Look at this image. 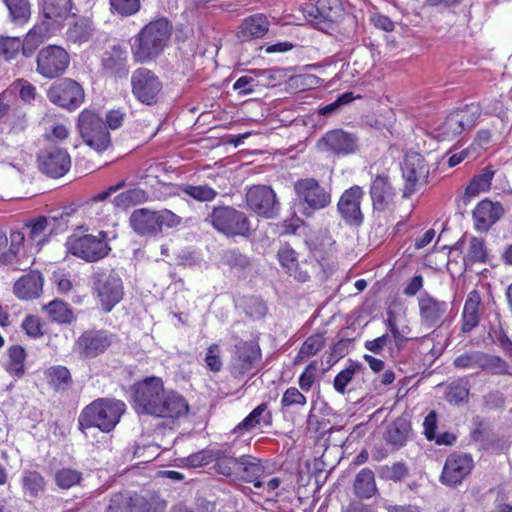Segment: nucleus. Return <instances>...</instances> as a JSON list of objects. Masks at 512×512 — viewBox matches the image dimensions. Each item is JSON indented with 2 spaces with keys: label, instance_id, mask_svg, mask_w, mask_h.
Listing matches in <instances>:
<instances>
[{
  "label": "nucleus",
  "instance_id": "1",
  "mask_svg": "<svg viewBox=\"0 0 512 512\" xmlns=\"http://www.w3.org/2000/svg\"><path fill=\"white\" fill-rule=\"evenodd\" d=\"M133 399L138 414L174 420L189 411L187 400L177 392H166L163 380L155 376L134 384Z\"/></svg>",
  "mask_w": 512,
  "mask_h": 512
},
{
  "label": "nucleus",
  "instance_id": "2",
  "mask_svg": "<svg viewBox=\"0 0 512 512\" xmlns=\"http://www.w3.org/2000/svg\"><path fill=\"white\" fill-rule=\"evenodd\" d=\"M125 404L120 400L99 398L88 404L79 414V430L87 436V430L98 428L104 433L111 432L125 412Z\"/></svg>",
  "mask_w": 512,
  "mask_h": 512
},
{
  "label": "nucleus",
  "instance_id": "3",
  "mask_svg": "<svg viewBox=\"0 0 512 512\" xmlns=\"http://www.w3.org/2000/svg\"><path fill=\"white\" fill-rule=\"evenodd\" d=\"M171 32L172 25L164 17L145 25L136 36L132 46L134 60L145 63L157 57L166 47Z\"/></svg>",
  "mask_w": 512,
  "mask_h": 512
},
{
  "label": "nucleus",
  "instance_id": "4",
  "mask_svg": "<svg viewBox=\"0 0 512 512\" xmlns=\"http://www.w3.org/2000/svg\"><path fill=\"white\" fill-rule=\"evenodd\" d=\"M207 220L227 237H248L252 231L248 216L232 206L214 207Z\"/></svg>",
  "mask_w": 512,
  "mask_h": 512
},
{
  "label": "nucleus",
  "instance_id": "5",
  "mask_svg": "<svg viewBox=\"0 0 512 512\" xmlns=\"http://www.w3.org/2000/svg\"><path fill=\"white\" fill-rule=\"evenodd\" d=\"M296 198L303 205L302 214L311 217L315 211L331 203L330 190L322 187L315 178H302L294 183Z\"/></svg>",
  "mask_w": 512,
  "mask_h": 512
},
{
  "label": "nucleus",
  "instance_id": "6",
  "mask_svg": "<svg viewBox=\"0 0 512 512\" xmlns=\"http://www.w3.org/2000/svg\"><path fill=\"white\" fill-rule=\"evenodd\" d=\"M79 132L85 143L96 151L110 145V134L102 118L91 109H84L78 116Z\"/></svg>",
  "mask_w": 512,
  "mask_h": 512
},
{
  "label": "nucleus",
  "instance_id": "7",
  "mask_svg": "<svg viewBox=\"0 0 512 512\" xmlns=\"http://www.w3.org/2000/svg\"><path fill=\"white\" fill-rule=\"evenodd\" d=\"M422 277L418 275V312L420 315L419 324L421 329H431L432 336L436 335L438 328L444 323L448 304L445 301L436 299L426 292H420Z\"/></svg>",
  "mask_w": 512,
  "mask_h": 512
},
{
  "label": "nucleus",
  "instance_id": "8",
  "mask_svg": "<svg viewBox=\"0 0 512 512\" xmlns=\"http://www.w3.org/2000/svg\"><path fill=\"white\" fill-rule=\"evenodd\" d=\"M94 290L105 312L111 309L123 297V283L119 275L112 269H98L92 276Z\"/></svg>",
  "mask_w": 512,
  "mask_h": 512
},
{
  "label": "nucleus",
  "instance_id": "9",
  "mask_svg": "<svg viewBox=\"0 0 512 512\" xmlns=\"http://www.w3.org/2000/svg\"><path fill=\"white\" fill-rule=\"evenodd\" d=\"M132 95L144 105L156 104L163 85L156 73L140 67L135 69L130 78Z\"/></svg>",
  "mask_w": 512,
  "mask_h": 512
},
{
  "label": "nucleus",
  "instance_id": "10",
  "mask_svg": "<svg viewBox=\"0 0 512 512\" xmlns=\"http://www.w3.org/2000/svg\"><path fill=\"white\" fill-rule=\"evenodd\" d=\"M66 246L72 255L88 262L104 258L110 250L105 232H100L98 236L87 234L77 237L73 235L68 238Z\"/></svg>",
  "mask_w": 512,
  "mask_h": 512
},
{
  "label": "nucleus",
  "instance_id": "11",
  "mask_svg": "<svg viewBox=\"0 0 512 512\" xmlns=\"http://www.w3.org/2000/svg\"><path fill=\"white\" fill-rule=\"evenodd\" d=\"M261 360V349L254 340L240 341L234 347L230 362V373L234 378L241 379L253 375L257 363Z\"/></svg>",
  "mask_w": 512,
  "mask_h": 512
},
{
  "label": "nucleus",
  "instance_id": "12",
  "mask_svg": "<svg viewBox=\"0 0 512 512\" xmlns=\"http://www.w3.org/2000/svg\"><path fill=\"white\" fill-rule=\"evenodd\" d=\"M68 52L57 45L43 47L37 54L36 71L44 78L52 79L62 75L68 68Z\"/></svg>",
  "mask_w": 512,
  "mask_h": 512
},
{
  "label": "nucleus",
  "instance_id": "13",
  "mask_svg": "<svg viewBox=\"0 0 512 512\" xmlns=\"http://www.w3.org/2000/svg\"><path fill=\"white\" fill-rule=\"evenodd\" d=\"M47 97L52 103L62 108L75 110L83 103L85 93L78 82L64 78L51 85L47 91Z\"/></svg>",
  "mask_w": 512,
  "mask_h": 512
},
{
  "label": "nucleus",
  "instance_id": "14",
  "mask_svg": "<svg viewBox=\"0 0 512 512\" xmlns=\"http://www.w3.org/2000/svg\"><path fill=\"white\" fill-rule=\"evenodd\" d=\"M317 149L321 152L345 156L353 154L358 148V137L343 129H333L326 132L318 141Z\"/></svg>",
  "mask_w": 512,
  "mask_h": 512
},
{
  "label": "nucleus",
  "instance_id": "15",
  "mask_svg": "<svg viewBox=\"0 0 512 512\" xmlns=\"http://www.w3.org/2000/svg\"><path fill=\"white\" fill-rule=\"evenodd\" d=\"M473 467L474 460L470 454L454 452L445 461L440 481L444 485L454 487L471 473Z\"/></svg>",
  "mask_w": 512,
  "mask_h": 512
},
{
  "label": "nucleus",
  "instance_id": "16",
  "mask_svg": "<svg viewBox=\"0 0 512 512\" xmlns=\"http://www.w3.org/2000/svg\"><path fill=\"white\" fill-rule=\"evenodd\" d=\"M246 204L257 215L272 218L277 213L279 204L273 189L266 185H255L246 192Z\"/></svg>",
  "mask_w": 512,
  "mask_h": 512
},
{
  "label": "nucleus",
  "instance_id": "17",
  "mask_svg": "<svg viewBox=\"0 0 512 512\" xmlns=\"http://www.w3.org/2000/svg\"><path fill=\"white\" fill-rule=\"evenodd\" d=\"M111 335L104 330H88L74 344V351L83 358H95L111 345Z\"/></svg>",
  "mask_w": 512,
  "mask_h": 512
},
{
  "label": "nucleus",
  "instance_id": "18",
  "mask_svg": "<svg viewBox=\"0 0 512 512\" xmlns=\"http://www.w3.org/2000/svg\"><path fill=\"white\" fill-rule=\"evenodd\" d=\"M39 169L48 176L61 177L71 167V159L65 149L55 146L42 150L38 155Z\"/></svg>",
  "mask_w": 512,
  "mask_h": 512
},
{
  "label": "nucleus",
  "instance_id": "19",
  "mask_svg": "<svg viewBox=\"0 0 512 512\" xmlns=\"http://www.w3.org/2000/svg\"><path fill=\"white\" fill-rule=\"evenodd\" d=\"M363 195L364 191L358 185L350 187L341 195L337 208L346 223L355 225L362 223L363 215L360 204Z\"/></svg>",
  "mask_w": 512,
  "mask_h": 512
},
{
  "label": "nucleus",
  "instance_id": "20",
  "mask_svg": "<svg viewBox=\"0 0 512 512\" xmlns=\"http://www.w3.org/2000/svg\"><path fill=\"white\" fill-rule=\"evenodd\" d=\"M503 214L504 208L500 202H492L489 199L480 201L472 213L475 229L479 232H488Z\"/></svg>",
  "mask_w": 512,
  "mask_h": 512
},
{
  "label": "nucleus",
  "instance_id": "21",
  "mask_svg": "<svg viewBox=\"0 0 512 512\" xmlns=\"http://www.w3.org/2000/svg\"><path fill=\"white\" fill-rule=\"evenodd\" d=\"M396 192L385 174H378L371 182L370 196L374 209L384 211L390 207Z\"/></svg>",
  "mask_w": 512,
  "mask_h": 512
},
{
  "label": "nucleus",
  "instance_id": "22",
  "mask_svg": "<svg viewBox=\"0 0 512 512\" xmlns=\"http://www.w3.org/2000/svg\"><path fill=\"white\" fill-rule=\"evenodd\" d=\"M43 283L44 279L39 271H30L14 283L13 293L20 300H33L41 295Z\"/></svg>",
  "mask_w": 512,
  "mask_h": 512
},
{
  "label": "nucleus",
  "instance_id": "23",
  "mask_svg": "<svg viewBox=\"0 0 512 512\" xmlns=\"http://www.w3.org/2000/svg\"><path fill=\"white\" fill-rule=\"evenodd\" d=\"M269 30V21L263 14H255L245 18L237 32V38L241 42H248L261 38Z\"/></svg>",
  "mask_w": 512,
  "mask_h": 512
},
{
  "label": "nucleus",
  "instance_id": "24",
  "mask_svg": "<svg viewBox=\"0 0 512 512\" xmlns=\"http://www.w3.org/2000/svg\"><path fill=\"white\" fill-rule=\"evenodd\" d=\"M125 504L129 512H164L166 508V501L152 492L135 493L125 500Z\"/></svg>",
  "mask_w": 512,
  "mask_h": 512
},
{
  "label": "nucleus",
  "instance_id": "25",
  "mask_svg": "<svg viewBox=\"0 0 512 512\" xmlns=\"http://www.w3.org/2000/svg\"><path fill=\"white\" fill-rule=\"evenodd\" d=\"M130 225L133 230L141 235H156L159 233L156 211L141 208L133 211L130 216Z\"/></svg>",
  "mask_w": 512,
  "mask_h": 512
},
{
  "label": "nucleus",
  "instance_id": "26",
  "mask_svg": "<svg viewBox=\"0 0 512 512\" xmlns=\"http://www.w3.org/2000/svg\"><path fill=\"white\" fill-rule=\"evenodd\" d=\"M481 296L477 290L469 292L462 312L461 330L465 333L471 332L478 326L480 320L479 308Z\"/></svg>",
  "mask_w": 512,
  "mask_h": 512
},
{
  "label": "nucleus",
  "instance_id": "27",
  "mask_svg": "<svg viewBox=\"0 0 512 512\" xmlns=\"http://www.w3.org/2000/svg\"><path fill=\"white\" fill-rule=\"evenodd\" d=\"M494 170L487 166L476 174L465 188L463 200L465 203L470 202L482 192H487L494 177Z\"/></svg>",
  "mask_w": 512,
  "mask_h": 512
},
{
  "label": "nucleus",
  "instance_id": "28",
  "mask_svg": "<svg viewBox=\"0 0 512 512\" xmlns=\"http://www.w3.org/2000/svg\"><path fill=\"white\" fill-rule=\"evenodd\" d=\"M94 23L89 17H79L69 24L66 31L68 41L75 44L88 42L94 35Z\"/></svg>",
  "mask_w": 512,
  "mask_h": 512
},
{
  "label": "nucleus",
  "instance_id": "29",
  "mask_svg": "<svg viewBox=\"0 0 512 512\" xmlns=\"http://www.w3.org/2000/svg\"><path fill=\"white\" fill-rule=\"evenodd\" d=\"M103 68L106 72L123 76L127 73V51L119 45H115L106 53L102 60Z\"/></svg>",
  "mask_w": 512,
  "mask_h": 512
},
{
  "label": "nucleus",
  "instance_id": "30",
  "mask_svg": "<svg viewBox=\"0 0 512 512\" xmlns=\"http://www.w3.org/2000/svg\"><path fill=\"white\" fill-rule=\"evenodd\" d=\"M331 2L337 4L338 0H319L317 3H306L302 8V12L307 19L317 23L333 21L336 11H334L333 7L329 6Z\"/></svg>",
  "mask_w": 512,
  "mask_h": 512
},
{
  "label": "nucleus",
  "instance_id": "31",
  "mask_svg": "<svg viewBox=\"0 0 512 512\" xmlns=\"http://www.w3.org/2000/svg\"><path fill=\"white\" fill-rule=\"evenodd\" d=\"M44 376L49 386L56 392L67 390L72 384L69 369L62 365L47 368L44 371Z\"/></svg>",
  "mask_w": 512,
  "mask_h": 512
},
{
  "label": "nucleus",
  "instance_id": "32",
  "mask_svg": "<svg viewBox=\"0 0 512 512\" xmlns=\"http://www.w3.org/2000/svg\"><path fill=\"white\" fill-rule=\"evenodd\" d=\"M440 180L439 162L421 164V159L418 157V192L427 191L436 186Z\"/></svg>",
  "mask_w": 512,
  "mask_h": 512
},
{
  "label": "nucleus",
  "instance_id": "33",
  "mask_svg": "<svg viewBox=\"0 0 512 512\" xmlns=\"http://www.w3.org/2000/svg\"><path fill=\"white\" fill-rule=\"evenodd\" d=\"M50 26L47 22L36 24L26 35L23 42V55L29 57L49 36Z\"/></svg>",
  "mask_w": 512,
  "mask_h": 512
},
{
  "label": "nucleus",
  "instance_id": "34",
  "mask_svg": "<svg viewBox=\"0 0 512 512\" xmlns=\"http://www.w3.org/2000/svg\"><path fill=\"white\" fill-rule=\"evenodd\" d=\"M72 0H43V16L55 23L65 20L71 12Z\"/></svg>",
  "mask_w": 512,
  "mask_h": 512
},
{
  "label": "nucleus",
  "instance_id": "35",
  "mask_svg": "<svg viewBox=\"0 0 512 512\" xmlns=\"http://www.w3.org/2000/svg\"><path fill=\"white\" fill-rule=\"evenodd\" d=\"M354 491L356 496L361 499H369L376 494L377 487L372 470L364 468L356 475Z\"/></svg>",
  "mask_w": 512,
  "mask_h": 512
},
{
  "label": "nucleus",
  "instance_id": "36",
  "mask_svg": "<svg viewBox=\"0 0 512 512\" xmlns=\"http://www.w3.org/2000/svg\"><path fill=\"white\" fill-rule=\"evenodd\" d=\"M458 114L452 111L445 120L436 128L435 137L440 140H451L465 131Z\"/></svg>",
  "mask_w": 512,
  "mask_h": 512
},
{
  "label": "nucleus",
  "instance_id": "37",
  "mask_svg": "<svg viewBox=\"0 0 512 512\" xmlns=\"http://www.w3.org/2000/svg\"><path fill=\"white\" fill-rule=\"evenodd\" d=\"M410 430V423L405 418H398L388 427L384 438L388 444L399 448L405 444Z\"/></svg>",
  "mask_w": 512,
  "mask_h": 512
},
{
  "label": "nucleus",
  "instance_id": "38",
  "mask_svg": "<svg viewBox=\"0 0 512 512\" xmlns=\"http://www.w3.org/2000/svg\"><path fill=\"white\" fill-rule=\"evenodd\" d=\"M9 10V17L13 24L22 26L31 17V4L29 0H3Z\"/></svg>",
  "mask_w": 512,
  "mask_h": 512
},
{
  "label": "nucleus",
  "instance_id": "39",
  "mask_svg": "<svg viewBox=\"0 0 512 512\" xmlns=\"http://www.w3.org/2000/svg\"><path fill=\"white\" fill-rule=\"evenodd\" d=\"M220 263L230 270L242 272L251 266L250 258L237 248L226 249L221 253Z\"/></svg>",
  "mask_w": 512,
  "mask_h": 512
},
{
  "label": "nucleus",
  "instance_id": "40",
  "mask_svg": "<svg viewBox=\"0 0 512 512\" xmlns=\"http://www.w3.org/2000/svg\"><path fill=\"white\" fill-rule=\"evenodd\" d=\"M416 154L414 152L406 153L402 164V174L406 180V185L403 190V197H410L416 186Z\"/></svg>",
  "mask_w": 512,
  "mask_h": 512
},
{
  "label": "nucleus",
  "instance_id": "41",
  "mask_svg": "<svg viewBox=\"0 0 512 512\" xmlns=\"http://www.w3.org/2000/svg\"><path fill=\"white\" fill-rule=\"evenodd\" d=\"M431 335L430 333L421 338L418 337V354L423 356L424 365L435 361L442 354L444 348L440 342L435 344Z\"/></svg>",
  "mask_w": 512,
  "mask_h": 512
},
{
  "label": "nucleus",
  "instance_id": "42",
  "mask_svg": "<svg viewBox=\"0 0 512 512\" xmlns=\"http://www.w3.org/2000/svg\"><path fill=\"white\" fill-rule=\"evenodd\" d=\"M52 321L71 323L75 317L70 307L61 300H53L43 307Z\"/></svg>",
  "mask_w": 512,
  "mask_h": 512
},
{
  "label": "nucleus",
  "instance_id": "43",
  "mask_svg": "<svg viewBox=\"0 0 512 512\" xmlns=\"http://www.w3.org/2000/svg\"><path fill=\"white\" fill-rule=\"evenodd\" d=\"M21 481L24 492L31 497H37L45 490V479L37 471L25 470Z\"/></svg>",
  "mask_w": 512,
  "mask_h": 512
},
{
  "label": "nucleus",
  "instance_id": "44",
  "mask_svg": "<svg viewBox=\"0 0 512 512\" xmlns=\"http://www.w3.org/2000/svg\"><path fill=\"white\" fill-rule=\"evenodd\" d=\"M479 370L493 375H512V372H509L508 370V364L505 360L499 356L487 354L484 352H481Z\"/></svg>",
  "mask_w": 512,
  "mask_h": 512
},
{
  "label": "nucleus",
  "instance_id": "45",
  "mask_svg": "<svg viewBox=\"0 0 512 512\" xmlns=\"http://www.w3.org/2000/svg\"><path fill=\"white\" fill-rule=\"evenodd\" d=\"M82 478V472L68 467L61 468L54 474V481L56 485L65 490L79 485Z\"/></svg>",
  "mask_w": 512,
  "mask_h": 512
},
{
  "label": "nucleus",
  "instance_id": "46",
  "mask_svg": "<svg viewBox=\"0 0 512 512\" xmlns=\"http://www.w3.org/2000/svg\"><path fill=\"white\" fill-rule=\"evenodd\" d=\"M9 364L7 371L17 377L24 374V362L26 359L25 349L20 345H13L8 349Z\"/></svg>",
  "mask_w": 512,
  "mask_h": 512
},
{
  "label": "nucleus",
  "instance_id": "47",
  "mask_svg": "<svg viewBox=\"0 0 512 512\" xmlns=\"http://www.w3.org/2000/svg\"><path fill=\"white\" fill-rule=\"evenodd\" d=\"M458 114L465 129H470L477 123L482 114L480 103H470L454 110Z\"/></svg>",
  "mask_w": 512,
  "mask_h": 512
},
{
  "label": "nucleus",
  "instance_id": "48",
  "mask_svg": "<svg viewBox=\"0 0 512 512\" xmlns=\"http://www.w3.org/2000/svg\"><path fill=\"white\" fill-rule=\"evenodd\" d=\"M469 395L468 382L458 379L451 382L446 389L445 397L449 403L459 404L465 401Z\"/></svg>",
  "mask_w": 512,
  "mask_h": 512
},
{
  "label": "nucleus",
  "instance_id": "49",
  "mask_svg": "<svg viewBox=\"0 0 512 512\" xmlns=\"http://www.w3.org/2000/svg\"><path fill=\"white\" fill-rule=\"evenodd\" d=\"M147 199V194L144 190L135 188L129 189L117 195L114 198V204L116 207L125 209L132 205L144 202Z\"/></svg>",
  "mask_w": 512,
  "mask_h": 512
},
{
  "label": "nucleus",
  "instance_id": "50",
  "mask_svg": "<svg viewBox=\"0 0 512 512\" xmlns=\"http://www.w3.org/2000/svg\"><path fill=\"white\" fill-rule=\"evenodd\" d=\"M182 192L200 202L213 201L218 195V192L208 185L195 186L187 184L182 187Z\"/></svg>",
  "mask_w": 512,
  "mask_h": 512
},
{
  "label": "nucleus",
  "instance_id": "51",
  "mask_svg": "<svg viewBox=\"0 0 512 512\" xmlns=\"http://www.w3.org/2000/svg\"><path fill=\"white\" fill-rule=\"evenodd\" d=\"M489 337L495 343L498 345L503 352L506 354V356L512 360V341L507 336L506 332L502 328L501 324L498 323L497 325H492L490 327V330L488 332Z\"/></svg>",
  "mask_w": 512,
  "mask_h": 512
},
{
  "label": "nucleus",
  "instance_id": "52",
  "mask_svg": "<svg viewBox=\"0 0 512 512\" xmlns=\"http://www.w3.org/2000/svg\"><path fill=\"white\" fill-rule=\"evenodd\" d=\"M112 14L129 17L136 14L141 7L140 0H109Z\"/></svg>",
  "mask_w": 512,
  "mask_h": 512
},
{
  "label": "nucleus",
  "instance_id": "53",
  "mask_svg": "<svg viewBox=\"0 0 512 512\" xmlns=\"http://www.w3.org/2000/svg\"><path fill=\"white\" fill-rule=\"evenodd\" d=\"M213 461L216 462V471L224 476H231L237 470L235 457L227 456L222 451H214Z\"/></svg>",
  "mask_w": 512,
  "mask_h": 512
},
{
  "label": "nucleus",
  "instance_id": "54",
  "mask_svg": "<svg viewBox=\"0 0 512 512\" xmlns=\"http://www.w3.org/2000/svg\"><path fill=\"white\" fill-rule=\"evenodd\" d=\"M23 50V42L18 37L0 38V55L6 60L13 59L20 51Z\"/></svg>",
  "mask_w": 512,
  "mask_h": 512
},
{
  "label": "nucleus",
  "instance_id": "55",
  "mask_svg": "<svg viewBox=\"0 0 512 512\" xmlns=\"http://www.w3.org/2000/svg\"><path fill=\"white\" fill-rule=\"evenodd\" d=\"M360 369V365L352 363L342 371H340L334 378L333 387L341 394L346 391L347 385L352 381L354 374Z\"/></svg>",
  "mask_w": 512,
  "mask_h": 512
},
{
  "label": "nucleus",
  "instance_id": "56",
  "mask_svg": "<svg viewBox=\"0 0 512 512\" xmlns=\"http://www.w3.org/2000/svg\"><path fill=\"white\" fill-rule=\"evenodd\" d=\"M481 351H468L457 356L453 365L458 369H478L480 368Z\"/></svg>",
  "mask_w": 512,
  "mask_h": 512
},
{
  "label": "nucleus",
  "instance_id": "57",
  "mask_svg": "<svg viewBox=\"0 0 512 512\" xmlns=\"http://www.w3.org/2000/svg\"><path fill=\"white\" fill-rule=\"evenodd\" d=\"M326 340L322 334L309 336L300 348V356L311 357L316 355L324 346Z\"/></svg>",
  "mask_w": 512,
  "mask_h": 512
},
{
  "label": "nucleus",
  "instance_id": "58",
  "mask_svg": "<svg viewBox=\"0 0 512 512\" xmlns=\"http://www.w3.org/2000/svg\"><path fill=\"white\" fill-rule=\"evenodd\" d=\"M267 404L262 403L254 408L248 416H246L235 428V431H249L260 424V418L266 411Z\"/></svg>",
  "mask_w": 512,
  "mask_h": 512
},
{
  "label": "nucleus",
  "instance_id": "59",
  "mask_svg": "<svg viewBox=\"0 0 512 512\" xmlns=\"http://www.w3.org/2000/svg\"><path fill=\"white\" fill-rule=\"evenodd\" d=\"M204 362L207 368L216 373L222 369L221 350L218 344H211L206 351Z\"/></svg>",
  "mask_w": 512,
  "mask_h": 512
},
{
  "label": "nucleus",
  "instance_id": "60",
  "mask_svg": "<svg viewBox=\"0 0 512 512\" xmlns=\"http://www.w3.org/2000/svg\"><path fill=\"white\" fill-rule=\"evenodd\" d=\"M25 236L21 231H12L10 233V246L7 253H2L0 256V261L3 263H7L11 260L12 257H15L19 252L20 247L23 245Z\"/></svg>",
  "mask_w": 512,
  "mask_h": 512
},
{
  "label": "nucleus",
  "instance_id": "61",
  "mask_svg": "<svg viewBox=\"0 0 512 512\" xmlns=\"http://www.w3.org/2000/svg\"><path fill=\"white\" fill-rule=\"evenodd\" d=\"M407 474L408 468L403 462L394 463L392 466H384L381 469V477L393 481H400Z\"/></svg>",
  "mask_w": 512,
  "mask_h": 512
},
{
  "label": "nucleus",
  "instance_id": "62",
  "mask_svg": "<svg viewBox=\"0 0 512 512\" xmlns=\"http://www.w3.org/2000/svg\"><path fill=\"white\" fill-rule=\"evenodd\" d=\"M156 216L159 224V233L163 228H175L181 223V217L167 209L156 211Z\"/></svg>",
  "mask_w": 512,
  "mask_h": 512
},
{
  "label": "nucleus",
  "instance_id": "63",
  "mask_svg": "<svg viewBox=\"0 0 512 512\" xmlns=\"http://www.w3.org/2000/svg\"><path fill=\"white\" fill-rule=\"evenodd\" d=\"M467 255L472 262H484L486 259L484 240L477 237H473L470 240Z\"/></svg>",
  "mask_w": 512,
  "mask_h": 512
},
{
  "label": "nucleus",
  "instance_id": "64",
  "mask_svg": "<svg viewBox=\"0 0 512 512\" xmlns=\"http://www.w3.org/2000/svg\"><path fill=\"white\" fill-rule=\"evenodd\" d=\"M306 404V397L295 387L288 388L281 399L282 407H289L293 405L304 406Z\"/></svg>",
  "mask_w": 512,
  "mask_h": 512
}]
</instances>
